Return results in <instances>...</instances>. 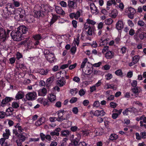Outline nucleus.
<instances>
[{"instance_id":"nucleus-13","label":"nucleus","mask_w":146,"mask_h":146,"mask_svg":"<svg viewBox=\"0 0 146 146\" xmlns=\"http://www.w3.org/2000/svg\"><path fill=\"white\" fill-rule=\"evenodd\" d=\"M13 98H12L6 97L4 99L2 100L1 102V105L2 106H4V105L10 102L11 100H13Z\"/></svg>"},{"instance_id":"nucleus-12","label":"nucleus","mask_w":146,"mask_h":146,"mask_svg":"<svg viewBox=\"0 0 146 146\" xmlns=\"http://www.w3.org/2000/svg\"><path fill=\"white\" fill-rule=\"evenodd\" d=\"M46 121V118L45 117H42L39 119L35 123V125L36 126H38L42 125V123H44Z\"/></svg>"},{"instance_id":"nucleus-36","label":"nucleus","mask_w":146,"mask_h":146,"mask_svg":"<svg viewBox=\"0 0 146 146\" xmlns=\"http://www.w3.org/2000/svg\"><path fill=\"white\" fill-rule=\"evenodd\" d=\"M80 35L79 34L77 35L76 38H74V42L78 46L79 43V38Z\"/></svg>"},{"instance_id":"nucleus-54","label":"nucleus","mask_w":146,"mask_h":146,"mask_svg":"<svg viewBox=\"0 0 146 146\" xmlns=\"http://www.w3.org/2000/svg\"><path fill=\"white\" fill-rule=\"evenodd\" d=\"M120 114H119L117 113H113L112 114V117L114 119H116L118 116Z\"/></svg>"},{"instance_id":"nucleus-32","label":"nucleus","mask_w":146,"mask_h":146,"mask_svg":"<svg viewBox=\"0 0 146 146\" xmlns=\"http://www.w3.org/2000/svg\"><path fill=\"white\" fill-rule=\"evenodd\" d=\"M118 137V136L115 134H111L109 137V139L111 140H116Z\"/></svg>"},{"instance_id":"nucleus-15","label":"nucleus","mask_w":146,"mask_h":146,"mask_svg":"<svg viewBox=\"0 0 146 146\" xmlns=\"http://www.w3.org/2000/svg\"><path fill=\"white\" fill-rule=\"evenodd\" d=\"M76 135L77 137L73 140L72 141V144L75 146H77L78 145L81 138V135L80 134L78 133Z\"/></svg>"},{"instance_id":"nucleus-21","label":"nucleus","mask_w":146,"mask_h":146,"mask_svg":"<svg viewBox=\"0 0 146 146\" xmlns=\"http://www.w3.org/2000/svg\"><path fill=\"white\" fill-rule=\"evenodd\" d=\"M123 22L121 21H119L116 24V28L118 30H120L123 28Z\"/></svg>"},{"instance_id":"nucleus-50","label":"nucleus","mask_w":146,"mask_h":146,"mask_svg":"<svg viewBox=\"0 0 146 146\" xmlns=\"http://www.w3.org/2000/svg\"><path fill=\"white\" fill-rule=\"evenodd\" d=\"M34 39L37 40H38L41 39V36L39 35H35L33 36Z\"/></svg>"},{"instance_id":"nucleus-47","label":"nucleus","mask_w":146,"mask_h":146,"mask_svg":"<svg viewBox=\"0 0 146 146\" xmlns=\"http://www.w3.org/2000/svg\"><path fill=\"white\" fill-rule=\"evenodd\" d=\"M87 61L88 59L87 58H84L80 66L81 68H83L84 67L85 65V64L87 62Z\"/></svg>"},{"instance_id":"nucleus-8","label":"nucleus","mask_w":146,"mask_h":146,"mask_svg":"<svg viewBox=\"0 0 146 146\" xmlns=\"http://www.w3.org/2000/svg\"><path fill=\"white\" fill-rule=\"evenodd\" d=\"M10 30H8L7 33L5 30L2 28H0V38H6V35L8 34L10 32Z\"/></svg>"},{"instance_id":"nucleus-10","label":"nucleus","mask_w":146,"mask_h":146,"mask_svg":"<svg viewBox=\"0 0 146 146\" xmlns=\"http://www.w3.org/2000/svg\"><path fill=\"white\" fill-rule=\"evenodd\" d=\"M23 11L21 9H17L13 11L11 13V14L15 15L17 16H19L21 17H22L23 15H22V12Z\"/></svg>"},{"instance_id":"nucleus-53","label":"nucleus","mask_w":146,"mask_h":146,"mask_svg":"<svg viewBox=\"0 0 146 146\" xmlns=\"http://www.w3.org/2000/svg\"><path fill=\"white\" fill-rule=\"evenodd\" d=\"M104 23L102 22H100L98 23L97 28L98 29H101L103 27Z\"/></svg>"},{"instance_id":"nucleus-18","label":"nucleus","mask_w":146,"mask_h":146,"mask_svg":"<svg viewBox=\"0 0 146 146\" xmlns=\"http://www.w3.org/2000/svg\"><path fill=\"white\" fill-rule=\"evenodd\" d=\"M55 11L58 14H59L64 15L65 14V13L63 11L62 8L60 7L56 6L55 7Z\"/></svg>"},{"instance_id":"nucleus-59","label":"nucleus","mask_w":146,"mask_h":146,"mask_svg":"<svg viewBox=\"0 0 146 146\" xmlns=\"http://www.w3.org/2000/svg\"><path fill=\"white\" fill-rule=\"evenodd\" d=\"M50 134L52 136H54V135H56L57 136H58L59 135L60 133L58 132H56L54 130L53 131L51 132L50 133Z\"/></svg>"},{"instance_id":"nucleus-23","label":"nucleus","mask_w":146,"mask_h":146,"mask_svg":"<svg viewBox=\"0 0 146 146\" xmlns=\"http://www.w3.org/2000/svg\"><path fill=\"white\" fill-rule=\"evenodd\" d=\"M5 131V133H4L3 135L4 138L7 139L9 138V136L10 135L11 133L9 129H6Z\"/></svg>"},{"instance_id":"nucleus-2","label":"nucleus","mask_w":146,"mask_h":146,"mask_svg":"<svg viewBox=\"0 0 146 146\" xmlns=\"http://www.w3.org/2000/svg\"><path fill=\"white\" fill-rule=\"evenodd\" d=\"M11 35L15 41H20L22 39V35L17 31H12L11 33Z\"/></svg>"},{"instance_id":"nucleus-46","label":"nucleus","mask_w":146,"mask_h":146,"mask_svg":"<svg viewBox=\"0 0 146 146\" xmlns=\"http://www.w3.org/2000/svg\"><path fill=\"white\" fill-rule=\"evenodd\" d=\"M72 80L74 82L78 83H80V78L77 76H75L74 77Z\"/></svg>"},{"instance_id":"nucleus-35","label":"nucleus","mask_w":146,"mask_h":146,"mask_svg":"<svg viewBox=\"0 0 146 146\" xmlns=\"http://www.w3.org/2000/svg\"><path fill=\"white\" fill-rule=\"evenodd\" d=\"M92 72V70L91 68L88 67L86 68V70L85 71V73L86 74L89 75L91 74Z\"/></svg>"},{"instance_id":"nucleus-4","label":"nucleus","mask_w":146,"mask_h":146,"mask_svg":"<svg viewBox=\"0 0 146 146\" xmlns=\"http://www.w3.org/2000/svg\"><path fill=\"white\" fill-rule=\"evenodd\" d=\"M65 112V111L63 110H61L58 111L57 112L58 117L57 118V120L58 121H62L65 119V118L64 117V113Z\"/></svg>"},{"instance_id":"nucleus-3","label":"nucleus","mask_w":146,"mask_h":146,"mask_svg":"<svg viewBox=\"0 0 146 146\" xmlns=\"http://www.w3.org/2000/svg\"><path fill=\"white\" fill-rule=\"evenodd\" d=\"M37 97V94L35 92L28 93L26 95V98L28 100H34Z\"/></svg>"},{"instance_id":"nucleus-49","label":"nucleus","mask_w":146,"mask_h":146,"mask_svg":"<svg viewBox=\"0 0 146 146\" xmlns=\"http://www.w3.org/2000/svg\"><path fill=\"white\" fill-rule=\"evenodd\" d=\"M12 1L15 7H18L20 5V3L19 1H16L15 0H13Z\"/></svg>"},{"instance_id":"nucleus-17","label":"nucleus","mask_w":146,"mask_h":146,"mask_svg":"<svg viewBox=\"0 0 146 146\" xmlns=\"http://www.w3.org/2000/svg\"><path fill=\"white\" fill-rule=\"evenodd\" d=\"M66 83L65 80L63 79H60L56 81V84L57 86L60 87L63 86Z\"/></svg>"},{"instance_id":"nucleus-14","label":"nucleus","mask_w":146,"mask_h":146,"mask_svg":"<svg viewBox=\"0 0 146 146\" xmlns=\"http://www.w3.org/2000/svg\"><path fill=\"white\" fill-rule=\"evenodd\" d=\"M132 91L133 92L136 94L134 96L135 97H137L138 94L140 92L142 91L141 88L139 87H137L133 88L132 89Z\"/></svg>"},{"instance_id":"nucleus-39","label":"nucleus","mask_w":146,"mask_h":146,"mask_svg":"<svg viewBox=\"0 0 146 146\" xmlns=\"http://www.w3.org/2000/svg\"><path fill=\"white\" fill-rule=\"evenodd\" d=\"M139 37L141 39L143 40L144 38H146V33L142 32L139 35Z\"/></svg>"},{"instance_id":"nucleus-61","label":"nucleus","mask_w":146,"mask_h":146,"mask_svg":"<svg viewBox=\"0 0 146 146\" xmlns=\"http://www.w3.org/2000/svg\"><path fill=\"white\" fill-rule=\"evenodd\" d=\"M75 19H77L80 16V11H78L75 13Z\"/></svg>"},{"instance_id":"nucleus-5","label":"nucleus","mask_w":146,"mask_h":146,"mask_svg":"<svg viewBox=\"0 0 146 146\" xmlns=\"http://www.w3.org/2000/svg\"><path fill=\"white\" fill-rule=\"evenodd\" d=\"M38 102L42 104L44 106H49L50 103L49 101L47 99L40 98L38 99Z\"/></svg>"},{"instance_id":"nucleus-38","label":"nucleus","mask_w":146,"mask_h":146,"mask_svg":"<svg viewBox=\"0 0 146 146\" xmlns=\"http://www.w3.org/2000/svg\"><path fill=\"white\" fill-rule=\"evenodd\" d=\"M86 23H87L88 24H90L92 25H94L96 23V22L95 21L89 19H87Z\"/></svg>"},{"instance_id":"nucleus-41","label":"nucleus","mask_w":146,"mask_h":146,"mask_svg":"<svg viewBox=\"0 0 146 146\" xmlns=\"http://www.w3.org/2000/svg\"><path fill=\"white\" fill-rule=\"evenodd\" d=\"M78 92V90L76 88L72 89L70 90V93L73 96L75 95Z\"/></svg>"},{"instance_id":"nucleus-7","label":"nucleus","mask_w":146,"mask_h":146,"mask_svg":"<svg viewBox=\"0 0 146 146\" xmlns=\"http://www.w3.org/2000/svg\"><path fill=\"white\" fill-rule=\"evenodd\" d=\"M135 13V9L131 7L129 8L127 11V15L128 17L131 19L134 18V15Z\"/></svg>"},{"instance_id":"nucleus-60","label":"nucleus","mask_w":146,"mask_h":146,"mask_svg":"<svg viewBox=\"0 0 146 146\" xmlns=\"http://www.w3.org/2000/svg\"><path fill=\"white\" fill-rule=\"evenodd\" d=\"M137 24L141 27L144 26L145 25L144 22L142 21L139 20L138 21Z\"/></svg>"},{"instance_id":"nucleus-16","label":"nucleus","mask_w":146,"mask_h":146,"mask_svg":"<svg viewBox=\"0 0 146 146\" xmlns=\"http://www.w3.org/2000/svg\"><path fill=\"white\" fill-rule=\"evenodd\" d=\"M114 56V53L112 51H109L107 52L105 54V57L107 59H111Z\"/></svg>"},{"instance_id":"nucleus-57","label":"nucleus","mask_w":146,"mask_h":146,"mask_svg":"<svg viewBox=\"0 0 146 146\" xmlns=\"http://www.w3.org/2000/svg\"><path fill=\"white\" fill-rule=\"evenodd\" d=\"M60 4L61 6L63 7H65L67 6L66 3L64 1H62L60 2Z\"/></svg>"},{"instance_id":"nucleus-63","label":"nucleus","mask_w":146,"mask_h":146,"mask_svg":"<svg viewBox=\"0 0 146 146\" xmlns=\"http://www.w3.org/2000/svg\"><path fill=\"white\" fill-rule=\"evenodd\" d=\"M72 54H74L76 51V47L75 46H73L72 47L70 50Z\"/></svg>"},{"instance_id":"nucleus-34","label":"nucleus","mask_w":146,"mask_h":146,"mask_svg":"<svg viewBox=\"0 0 146 146\" xmlns=\"http://www.w3.org/2000/svg\"><path fill=\"white\" fill-rule=\"evenodd\" d=\"M6 139L4 138H2L0 139V145L1 146H7V143L5 141Z\"/></svg>"},{"instance_id":"nucleus-43","label":"nucleus","mask_w":146,"mask_h":146,"mask_svg":"<svg viewBox=\"0 0 146 146\" xmlns=\"http://www.w3.org/2000/svg\"><path fill=\"white\" fill-rule=\"evenodd\" d=\"M115 74L118 76H121L123 75V72L121 69H118L115 72Z\"/></svg>"},{"instance_id":"nucleus-30","label":"nucleus","mask_w":146,"mask_h":146,"mask_svg":"<svg viewBox=\"0 0 146 146\" xmlns=\"http://www.w3.org/2000/svg\"><path fill=\"white\" fill-rule=\"evenodd\" d=\"M24 97V95L22 92H19L16 94L15 96V98L19 100L22 98Z\"/></svg>"},{"instance_id":"nucleus-6","label":"nucleus","mask_w":146,"mask_h":146,"mask_svg":"<svg viewBox=\"0 0 146 146\" xmlns=\"http://www.w3.org/2000/svg\"><path fill=\"white\" fill-rule=\"evenodd\" d=\"M90 113L91 115L93 114L95 116H103L104 115L106 114L105 112L103 110H97L94 113L92 111H91L90 112Z\"/></svg>"},{"instance_id":"nucleus-58","label":"nucleus","mask_w":146,"mask_h":146,"mask_svg":"<svg viewBox=\"0 0 146 146\" xmlns=\"http://www.w3.org/2000/svg\"><path fill=\"white\" fill-rule=\"evenodd\" d=\"M72 111L75 114H77L78 112V108L75 107L72 108Z\"/></svg>"},{"instance_id":"nucleus-22","label":"nucleus","mask_w":146,"mask_h":146,"mask_svg":"<svg viewBox=\"0 0 146 146\" xmlns=\"http://www.w3.org/2000/svg\"><path fill=\"white\" fill-rule=\"evenodd\" d=\"M118 11L116 9H113L111 13H110V16L111 18H115L117 15Z\"/></svg>"},{"instance_id":"nucleus-40","label":"nucleus","mask_w":146,"mask_h":146,"mask_svg":"<svg viewBox=\"0 0 146 146\" xmlns=\"http://www.w3.org/2000/svg\"><path fill=\"white\" fill-rule=\"evenodd\" d=\"M75 3L73 1H70L68 2V5L69 7L74 8L75 7Z\"/></svg>"},{"instance_id":"nucleus-48","label":"nucleus","mask_w":146,"mask_h":146,"mask_svg":"<svg viewBox=\"0 0 146 146\" xmlns=\"http://www.w3.org/2000/svg\"><path fill=\"white\" fill-rule=\"evenodd\" d=\"M113 76L111 74L108 73L105 76V77L107 80H110L112 78Z\"/></svg>"},{"instance_id":"nucleus-11","label":"nucleus","mask_w":146,"mask_h":146,"mask_svg":"<svg viewBox=\"0 0 146 146\" xmlns=\"http://www.w3.org/2000/svg\"><path fill=\"white\" fill-rule=\"evenodd\" d=\"M17 31L22 35L26 33L27 31V28L24 26H21L17 28Z\"/></svg>"},{"instance_id":"nucleus-42","label":"nucleus","mask_w":146,"mask_h":146,"mask_svg":"<svg viewBox=\"0 0 146 146\" xmlns=\"http://www.w3.org/2000/svg\"><path fill=\"white\" fill-rule=\"evenodd\" d=\"M57 19L58 17L56 16H53L50 22V25L53 24L57 20Z\"/></svg>"},{"instance_id":"nucleus-56","label":"nucleus","mask_w":146,"mask_h":146,"mask_svg":"<svg viewBox=\"0 0 146 146\" xmlns=\"http://www.w3.org/2000/svg\"><path fill=\"white\" fill-rule=\"evenodd\" d=\"M100 105V103L98 101H95L93 105V106L98 108L99 106Z\"/></svg>"},{"instance_id":"nucleus-24","label":"nucleus","mask_w":146,"mask_h":146,"mask_svg":"<svg viewBox=\"0 0 146 146\" xmlns=\"http://www.w3.org/2000/svg\"><path fill=\"white\" fill-rule=\"evenodd\" d=\"M134 109L133 107L132 108H127L124 110L123 112V113L124 115H127L129 112H131Z\"/></svg>"},{"instance_id":"nucleus-64","label":"nucleus","mask_w":146,"mask_h":146,"mask_svg":"<svg viewBox=\"0 0 146 146\" xmlns=\"http://www.w3.org/2000/svg\"><path fill=\"white\" fill-rule=\"evenodd\" d=\"M140 135H141V138L143 139L146 138V132L144 131L140 133Z\"/></svg>"},{"instance_id":"nucleus-25","label":"nucleus","mask_w":146,"mask_h":146,"mask_svg":"<svg viewBox=\"0 0 146 146\" xmlns=\"http://www.w3.org/2000/svg\"><path fill=\"white\" fill-rule=\"evenodd\" d=\"M112 4L117 8V5L115 0H110L108 1L107 3V5L108 6H110Z\"/></svg>"},{"instance_id":"nucleus-33","label":"nucleus","mask_w":146,"mask_h":146,"mask_svg":"<svg viewBox=\"0 0 146 146\" xmlns=\"http://www.w3.org/2000/svg\"><path fill=\"white\" fill-rule=\"evenodd\" d=\"M38 72L40 74L42 75H46L48 74V70L47 69L45 70L44 69H42L39 70Z\"/></svg>"},{"instance_id":"nucleus-51","label":"nucleus","mask_w":146,"mask_h":146,"mask_svg":"<svg viewBox=\"0 0 146 146\" xmlns=\"http://www.w3.org/2000/svg\"><path fill=\"white\" fill-rule=\"evenodd\" d=\"M35 13L37 17H42L44 15V14L41 11H37Z\"/></svg>"},{"instance_id":"nucleus-52","label":"nucleus","mask_w":146,"mask_h":146,"mask_svg":"<svg viewBox=\"0 0 146 146\" xmlns=\"http://www.w3.org/2000/svg\"><path fill=\"white\" fill-rule=\"evenodd\" d=\"M110 105L111 108H115L117 106V104L116 103L111 102L110 103Z\"/></svg>"},{"instance_id":"nucleus-55","label":"nucleus","mask_w":146,"mask_h":146,"mask_svg":"<svg viewBox=\"0 0 146 146\" xmlns=\"http://www.w3.org/2000/svg\"><path fill=\"white\" fill-rule=\"evenodd\" d=\"M85 91L84 90L81 89L79 91L78 93L80 96H82L85 94Z\"/></svg>"},{"instance_id":"nucleus-20","label":"nucleus","mask_w":146,"mask_h":146,"mask_svg":"<svg viewBox=\"0 0 146 146\" xmlns=\"http://www.w3.org/2000/svg\"><path fill=\"white\" fill-rule=\"evenodd\" d=\"M70 134V131L68 130H62L60 132V135L62 137H67Z\"/></svg>"},{"instance_id":"nucleus-28","label":"nucleus","mask_w":146,"mask_h":146,"mask_svg":"<svg viewBox=\"0 0 146 146\" xmlns=\"http://www.w3.org/2000/svg\"><path fill=\"white\" fill-rule=\"evenodd\" d=\"M15 128L18 129V131L19 133H21L23 131V128L20 125L19 123H17L16 125L15 126Z\"/></svg>"},{"instance_id":"nucleus-1","label":"nucleus","mask_w":146,"mask_h":146,"mask_svg":"<svg viewBox=\"0 0 146 146\" xmlns=\"http://www.w3.org/2000/svg\"><path fill=\"white\" fill-rule=\"evenodd\" d=\"M45 57L47 60L50 63L54 62L56 61L53 53L47 49L44 50Z\"/></svg>"},{"instance_id":"nucleus-27","label":"nucleus","mask_w":146,"mask_h":146,"mask_svg":"<svg viewBox=\"0 0 146 146\" xmlns=\"http://www.w3.org/2000/svg\"><path fill=\"white\" fill-rule=\"evenodd\" d=\"M109 40V39L108 38H106L104 39H103L102 38L100 41V46H101L105 45L107 43Z\"/></svg>"},{"instance_id":"nucleus-37","label":"nucleus","mask_w":146,"mask_h":146,"mask_svg":"<svg viewBox=\"0 0 146 146\" xmlns=\"http://www.w3.org/2000/svg\"><path fill=\"white\" fill-rule=\"evenodd\" d=\"M113 22V20L109 18L105 20V21L106 25H111Z\"/></svg>"},{"instance_id":"nucleus-26","label":"nucleus","mask_w":146,"mask_h":146,"mask_svg":"<svg viewBox=\"0 0 146 146\" xmlns=\"http://www.w3.org/2000/svg\"><path fill=\"white\" fill-rule=\"evenodd\" d=\"M48 98L50 102H52L56 100V96L53 94H51L48 96Z\"/></svg>"},{"instance_id":"nucleus-31","label":"nucleus","mask_w":146,"mask_h":146,"mask_svg":"<svg viewBox=\"0 0 146 146\" xmlns=\"http://www.w3.org/2000/svg\"><path fill=\"white\" fill-rule=\"evenodd\" d=\"M104 88L106 90L111 88L113 89L114 90H115L116 89L114 85L113 84H106L104 86Z\"/></svg>"},{"instance_id":"nucleus-62","label":"nucleus","mask_w":146,"mask_h":146,"mask_svg":"<svg viewBox=\"0 0 146 146\" xmlns=\"http://www.w3.org/2000/svg\"><path fill=\"white\" fill-rule=\"evenodd\" d=\"M77 100V98L76 97H72L70 100L71 103H74L76 102Z\"/></svg>"},{"instance_id":"nucleus-44","label":"nucleus","mask_w":146,"mask_h":146,"mask_svg":"<svg viewBox=\"0 0 146 146\" xmlns=\"http://www.w3.org/2000/svg\"><path fill=\"white\" fill-rule=\"evenodd\" d=\"M139 58L140 57L139 56L136 55L133 58L132 60L136 63H137L139 61Z\"/></svg>"},{"instance_id":"nucleus-19","label":"nucleus","mask_w":146,"mask_h":146,"mask_svg":"<svg viewBox=\"0 0 146 146\" xmlns=\"http://www.w3.org/2000/svg\"><path fill=\"white\" fill-rule=\"evenodd\" d=\"M47 93V90L45 88H43L38 91V94L40 96H44Z\"/></svg>"},{"instance_id":"nucleus-45","label":"nucleus","mask_w":146,"mask_h":146,"mask_svg":"<svg viewBox=\"0 0 146 146\" xmlns=\"http://www.w3.org/2000/svg\"><path fill=\"white\" fill-rule=\"evenodd\" d=\"M12 106L13 109H16L19 107V104L16 102H13L12 103Z\"/></svg>"},{"instance_id":"nucleus-9","label":"nucleus","mask_w":146,"mask_h":146,"mask_svg":"<svg viewBox=\"0 0 146 146\" xmlns=\"http://www.w3.org/2000/svg\"><path fill=\"white\" fill-rule=\"evenodd\" d=\"M90 7L91 12L93 14L96 15L98 13V10L94 3H90Z\"/></svg>"},{"instance_id":"nucleus-29","label":"nucleus","mask_w":146,"mask_h":146,"mask_svg":"<svg viewBox=\"0 0 146 146\" xmlns=\"http://www.w3.org/2000/svg\"><path fill=\"white\" fill-rule=\"evenodd\" d=\"M13 108L11 107H9L6 110V114L7 116H9L11 114L12 112L13 111Z\"/></svg>"}]
</instances>
